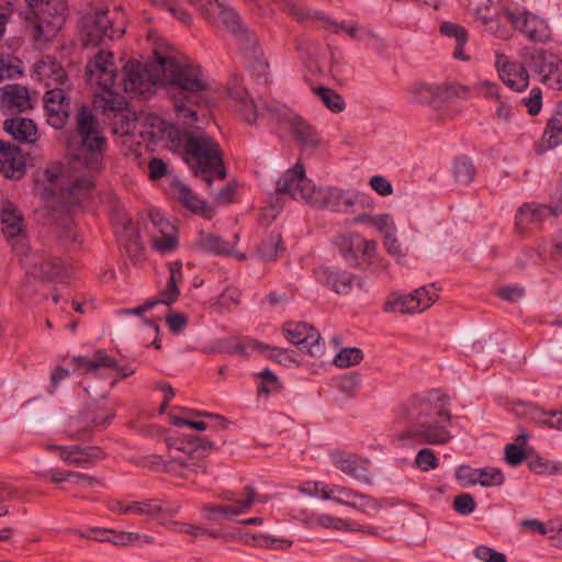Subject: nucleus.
<instances>
[{"label":"nucleus","instance_id":"f257e3e1","mask_svg":"<svg viewBox=\"0 0 562 562\" xmlns=\"http://www.w3.org/2000/svg\"><path fill=\"white\" fill-rule=\"evenodd\" d=\"M77 153L67 166L54 164L37 173L34 193L45 201L76 204L92 190L94 176L103 168L108 139L92 111L80 108L76 115Z\"/></svg>","mask_w":562,"mask_h":562},{"label":"nucleus","instance_id":"f03ea898","mask_svg":"<svg viewBox=\"0 0 562 562\" xmlns=\"http://www.w3.org/2000/svg\"><path fill=\"white\" fill-rule=\"evenodd\" d=\"M153 59L146 63L127 61L122 68V87L132 95H149L159 85L170 83L173 93L175 111L183 120L195 121L193 105L204 100L207 89L205 76L196 65L180 60L170 45L156 34H149Z\"/></svg>","mask_w":562,"mask_h":562},{"label":"nucleus","instance_id":"7ed1b4c3","mask_svg":"<svg viewBox=\"0 0 562 562\" xmlns=\"http://www.w3.org/2000/svg\"><path fill=\"white\" fill-rule=\"evenodd\" d=\"M147 133L161 146L183 154L186 162L207 184L224 179L218 145L200 130L181 132L165 119L154 116L148 121Z\"/></svg>","mask_w":562,"mask_h":562},{"label":"nucleus","instance_id":"20e7f679","mask_svg":"<svg viewBox=\"0 0 562 562\" xmlns=\"http://www.w3.org/2000/svg\"><path fill=\"white\" fill-rule=\"evenodd\" d=\"M407 417L411 427L395 435L401 445L415 441L420 445L442 446L453 438L449 430L450 400L438 390L413 396L407 405Z\"/></svg>","mask_w":562,"mask_h":562},{"label":"nucleus","instance_id":"39448f33","mask_svg":"<svg viewBox=\"0 0 562 562\" xmlns=\"http://www.w3.org/2000/svg\"><path fill=\"white\" fill-rule=\"evenodd\" d=\"M125 32L123 8L108 5L91 8L81 21V41L83 46H98L106 40L120 38Z\"/></svg>","mask_w":562,"mask_h":562},{"label":"nucleus","instance_id":"423d86ee","mask_svg":"<svg viewBox=\"0 0 562 562\" xmlns=\"http://www.w3.org/2000/svg\"><path fill=\"white\" fill-rule=\"evenodd\" d=\"M30 5L27 21L34 41L42 45L52 41L65 23L66 5L63 0H26Z\"/></svg>","mask_w":562,"mask_h":562},{"label":"nucleus","instance_id":"0eeeda50","mask_svg":"<svg viewBox=\"0 0 562 562\" xmlns=\"http://www.w3.org/2000/svg\"><path fill=\"white\" fill-rule=\"evenodd\" d=\"M469 94V87L457 82L415 80L404 89V99L412 105H432L435 102L468 99Z\"/></svg>","mask_w":562,"mask_h":562},{"label":"nucleus","instance_id":"6e6552de","mask_svg":"<svg viewBox=\"0 0 562 562\" xmlns=\"http://www.w3.org/2000/svg\"><path fill=\"white\" fill-rule=\"evenodd\" d=\"M438 297V290L434 284L417 288L406 294L393 292L385 299L383 311L404 315L419 314L431 307Z\"/></svg>","mask_w":562,"mask_h":562},{"label":"nucleus","instance_id":"1a4fd4ad","mask_svg":"<svg viewBox=\"0 0 562 562\" xmlns=\"http://www.w3.org/2000/svg\"><path fill=\"white\" fill-rule=\"evenodd\" d=\"M369 198L359 191L318 184L311 206L336 213H348L353 206L363 204Z\"/></svg>","mask_w":562,"mask_h":562},{"label":"nucleus","instance_id":"9d476101","mask_svg":"<svg viewBox=\"0 0 562 562\" xmlns=\"http://www.w3.org/2000/svg\"><path fill=\"white\" fill-rule=\"evenodd\" d=\"M21 256V265L29 277L40 280H53L64 276L65 267L61 260L45 252H29L26 245L14 246Z\"/></svg>","mask_w":562,"mask_h":562},{"label":"nucleus","instance_id":"9b49d317","mask_svg":"<svg viewBox=\"0 0 562 562\" xmlns=\"http://www.w3.org/2000/svg\"><path fill=\"white\" fill-rule=\"evenodd\" d=\"M317 186L306 177L303 166L296 164L280 177L277 182V190L311 206Z\"/></svg>","mask_w":562,"mask_h":562},{"label":"nucleus","instance_id":"f8f14e48","mask_svg":"<svg viewBox=\"0 0 562 562\" xmlns=\"http://www.w3.org/2000/svg\"><path fill=\"white\" fill-rule=\"evenodd\" d=\"M337 246L346 260L357 266H373L376 262V243L357 233L342 234Z\"/></svg>","mask_w":562,"mask_h":562},{"label":"nucleus","instance_id":"ddd939ff","mask_svg":"<svg viewBox=\"0 0 562 562\" xmlns=\"http://www.w3.org/2000/svg\"><path fill=\"white\" fill-rule=\"evenodd\" d=\"M201 14L217 26L225 27L234 34H241L246 30L241 18L231 7L220 3L217 0H189Z\"/></svg>","mask_w":562,"mask_h":562},{"label":"nucleus","instance_id":"4468645a","mask_svg":"<svg viewBox=\"0 0 562 562\" xmlns=\"http://www.w3.org/2000/svg\"><path fill=\"white\" fill-rule=\"evenodd\" d=\"M270 112L273 121L288 126L303 146L308 148L319 146L321 140L315 130L291 109L283 104H274Z\"/></svg>","mask_w":562,"mask_h":562},{"label":"nucleus","instance_id":"2eb2a0df","mask_svg":"<svg viewBox=\"0 0 562 562\" xmlns=\"http://www.w3.org/2000/svg\"><path fill=\"white\" fill-rule=\"evenodd\" d=\"M297 519L308 529H324L333 532H364L357 522L324 512L304 509Z\"/></svg>","mask_w":562,"mask_h":562},{"label":"nucleus","instance_id":"dca6fc26","mask_svg":"<svg viewBox=\"0 0 562 562\" xmlns=\"http://www.w3.org/2000/svg\"><path fill=\"white\" fill-rule=\"evenodd\" d=\"M115 76L116 67L111 52H98L86 65L85 77L91 86L113 87Z\"/></svg>","mask_w":562,"mask_h":562},{"label":"nucleus","instance_id":"f3484780","mask_svg":"<svg viewBox=\"0 0 562 562\" xmlns=\"http://www.w3.org/2000/svg\"><path fill=\"white\" fill-rule=\"evenodd\" d=\"M286 339L311 357H321L324 346L319 341L318 333L305 323H286L283 327Z\"/></svg>","mask_w":562,"mask_h":562},{"label":"nucleus","instance_id":"a211bd4d","mask_svg":"<svg viewBox=\"0 0 562 562\" xmlns=\"http://www.w3.org/2000/svg\"><path fill=\"white\" fill-rule=\"evenodd\" d=\"M503 14L515 30L521 32L531 41L543 42L550 36L548 23L536 14L528 11L513 12L508 9H504Z\"/></svg>","mask_w":562,"mask_h":562},{"label":"nucleus","instance_id":"6ab92c4d","mask_svg":"<svg viewBox=\"0 0 562 562\" xmlns=\"http://www.w3.org/2000/svg\"><path fill=\"white\" fill-rule=\"evenodd\" d=\"M324 501H331L337 504L346 505L366 514L374 513L380 508L376 501L359 494L347 486L338 484H327Z\"/></svg>","mask_w":562,"mask_h":562},{"label":"nucleus","instance_id":"aec40b11","mask_svg":"<svg viewBox=\"0 0 562 562\" xmlns=\"http://www.w3.org/2000/svg\"><path fill=\"white\" fill-rule=\"evenodd\" d=\"M71 363L75 366V370L80 373L97 375L103 369H113L122 378H127L134 373V370L121 367L114 358L101 349L94 351L91 357H76L71 360Z\"/></svg>","mask_w":562,"mask_h":562},{"label":"nucleus","instance_id":"412c9836","mask_svg":"<svg viewBox=\"0 0 562 562\" xmlns=\"http://www.w3.org/2000/svg\"><path fill=\"white\" fill-rule=\"evenodd\" d=\"M229 95L235 102V106L238 109L244 120L250 124L257 123L260 119H263L266 112L270 119L273 120L270 109H272L274 104H280L279 102L272 101L270 103L259 105L257 101L249 95L248 91L240 86L232 88Z\"/></svg>","mask_w":562,"mask_h":562},{"label":"nucleus","instance_id":"4be33fe9","mask_svg":"<svg viewBox=\"0 0 562 562\" xmlns=\"http://www.w3.org/2000/svg\"><path fill=\"white\" fill-rule=\"evenodd\" d=\"M0 220L2 224V232L7 238L14 239L16 241L12 245H18L19 249L21 245H25L23 241L25 226L23 215L18 205L9 198H3L0 203Z\"/></svg>","mask_w":562,"mask_h":562},{"label":"nucleus","instance_id":"5701e85b","mask_svg":"<svg viewBox=\"0 0 562 562\" xmlns=\"http://www.w3.org/2000/svg\"><path fill=\"white\" fill-rule=\"evenodd\" d=\"M44 108L47 123L55 128H61L70 112L69 99L64 88H52L45 93Z\"/></svg>","mask_w":562,"mask_h":562},{"label":"nucleus","instance_id":"b1692460","mask_svg":"<svg viewBox=\"0 0 562 562\" xmlns=\"http://www.w3.org/2000/svg\"><path fill=\"white\" fill-rule=\"evenodd\" d=\"M33 99L29 89L21 85H7L0 88V112L13 114L33 108Z\"/></svg>","mask_w":562,"mask_h":562},{"label":"nucleus","instance_id":"393cba45","mask_svg":"<svg viewBox=\"0 0 562 562\" xmlns=\"http://www.w3.org/2000/svg\"><path fill=\"white\" fill-rule=\"evenodd\" d=\"M495 67L498 71L501 80L510 89L521 91L528 87V71L519 64L509 60V58L501 53H495Z\"/></svg>","mask_w":562,"mask_h":562},{"label":"nucleus","instance_id":"a878e982","mask_svg":"<svg viewBox=\"0 0 562 562\" xmlns=\"http://www.w3.org/2000/svg\"><path fill=\"white\" fill-rule=\"evenodd\" d=\"M170 270V278L166 285V289L160 293L159 299L157 300H149L145 302L144 304L131 308V310H124L122 313L130 315H137L140 316L145 314L146 312L150 311L155 305L162 303V304H171L173 303L178 295H179V289H178V281L181 279V265L179 262H172L169 266Z\"/></svg>","mask_w":562,"mask_h":562},{"label":"nucleus","instance_id":"bb28decb","mask_svg":"<svg viewBox=\"0 0 562 562\" xmlns=\"http://www.w3.org/2000/svg\"><path fill=\"white\" fill-rule=\"evenodd\" d=\"M169 192L173 199L179 201L184 207L202 215L205 218H212L214 211L207 203L201 200L184 182L173 178L170 181Z\"/></svg>","mask_w":562,"mask_h":562},{"label":"nucleus","instance_id":"cd10ccee","mask_svg":"<svg viewBox=\"0 0 562 562\" xmlns=\"http://www.w3.org/2000/svg\"><path fill=\"white\" fill-rule=\"evenodd\" d=\"M550 214L548 205L526 203L521 205L515 216V227L519 235H527L533 227L540 225Z\"/></svg>","mask_w":562,"mask_h":562},{"label":"nucleus","instance_id":"c85d7f7f","mask_svg":"<svg viewBox=\"0 0 562 562\" xmlns=\"http://www.w3.org/2000/svg\"><path fill=\"white\" fill-rule=\"evenodd\" d=\"M34 78L47 87L64 88L68 83L65 69L52 57L46 56L34 66Z\"/></svg>","mask_w":562,"mask_h":562},{"label":"nucleus","instance_id":"c756f323","mask_svg":"<svg viewBox=\"0 0 562 562\" xmlns=\"http://www.w3.org/2000/svg\"><path fill=\"white\" fill-rule=\"evenodd\" d=\"M25 169V157L22 150L13 145L0 142V170L4 177L19 179Z\"/></svg>","mask_w":562,"mask_h":562},{"label":"nucleus","instance_id":"7c9ffc66","mask_svg":"<svg viewBox=\"0 0 562 562\" xmlns=\"http://www.w3.org/2000/svg\"><path fill=\"white\" fill-rule=\"evenodd\" d=\"M562 144V102L558 103L547 122L542 137L536 147L538 154H543Z\"/></svg>","mask_w":562,"mask_h":562},{"label":"nucleus","instance_id":"2f4dec72","mask_svg":"<svg viewBox=\"0 0 562 562\" xmlns=\"http://www.w3.org/2000/svg\"><path fill=\"white\" fill-rule=\"evenodd\" d=\"M537 72L540 80L553 90L562 89V61L553 55L539 57Z\"/></svg>","mask_w":562,"mask_h":562},{"label":"nucleus","instance_id":"473e14b6","mask_svg":"<svg viewBox=\"0 0 562 562\" xmlns=\"http://www.w3.org/2000/svg\"><path fill=\"white\" fill-rule=\"evenodd\" d=\"M334 465L342 473L363 482H369L368 462L351 453L341 452L334 457Z\"/></svg>","mask_w":562,"mask_h":562},{"label":"nucleus","instance_id":"72a5a7b5","mask_svg":"<svg viewBox=\"0 0 562 562\" xmlns=\"http://www.w3.org/2000/svg\"><path fill=\"white\" fill-rule=\"evenodd\" d=\"M317 279L338 294H348L356 284V280L350 273L330 268H321L317 271Z\"/></svg>","mask_w":562,"mask_h":562},{"label":"nucleus","instance_id":"f704fd0d","mask_svg":"<svg viewBox=\"0 0 562 562\" xmlns=\"http://www.w3.org/2000/svg\"><path fill=\"white\" fill-rule=\"evenodd\" d=\"M113 87H99L100 92L94 95V106L103 114L114 116L126 109V100L123 95L112 90Z\"/></svg>","mask_w":562,"mask_h":562},{"label":"nucleus","instance_id":"c9c22d12","mask_svg":"<svg viewBox=\"0 0 562 562\" xmlns=\"http://www.w3.org/2000/svg\"><path fill=\"white\" fill-rule=\"evenodd\" d=\"M3 128L19 142L35 143L38 139L37 126L30 119L16 117L5 120Z\"/></svg>","mask_w":562,"mask_h":562},{"label":"nucleus","instance_id":"e433bc0d","mask_svg":"<svg viewBox=\"0 0 562 562\" xmlns=\"http://www.w3.org/2000/svg\"><path fill=\"white\" fill-rule=\"evenodd\" d=\"M155 115H150V116L146 117L143 128H138V123L134 119L133 114L131 112H127L124 110L121 113L115 115V121L113 123V131L115 134L125 135V136H134L136 133H138L142 136H147L149 139L153 140V143L161 145V142L155 140L147 133L148 121H149V119H151Z\"/></svg>","mask_w":562,"mask_h":562},{"label":"nucleus","instance_id":"4c0bfd02","mask_svg":"<svg viewBox=\"0 0 562 562\" xmlns=\"http://www.w3.org/2000/svg\"><path fill=\"white\" fill-rule=\"evenodd\" d=\"M198 246L209 252H213L215 255H225V256H235L239 260H243L245 257L243 254L234 251V244L228 241H224L218 236L211 234H202L199 237Z\"/></svg>","mask_w":562,"mask_h":562},{"label":"nucleus","instance_id":"58836bf2","mask_svg":"<svg viewBox=\"0 0 562 562\" xmlns=\"http://www.w3.org/2000/svg\"><path fill=\"white\" fill-rule=\"evenodd\" d=\"M239 541L247 546H252L257 548H267V549H276V550H288L292 547V541L289 539H278L273 538L269 535L262 533H247L239 536Z\"/></svg>","mask_w":562,"mask_h":562},{"label":"nucleus","instance_id":"ea45409f","mask_svg":"<svg viewBox=\"0 0 562 562\" xmlns=\"http://www.w3.org/2000/svg\"><path fill=\"white\" fill-rule=\"evenodd\" d=\"M548 259H550L549 245L546 241H539L526 247L516 261L519 267L525 268L528 265L544 263Z\"/></svg>","mask_w":562,"mask_h":562},{"label":"nucleus","instance_id":"a19ab883","mask_svg":"<svg viewBox=\"0 0 562 562\" xmlns=\"http://www.w3.org/2000/svg\"><path fill=\"white\" fill-rule=\"evenodd\" d=\"M476 170L472 160L468 157H460L454 160L452 176L454 182L460 187L469 186L475 178Z\"/></svg>","mask_w":562,"mask_h":562},{"label":"nucleus","instance_id":"79ce46f5","mask_svg":"<svg viewBox=\"0 0 562 562\" xmlns=\"http://www.w3.org/2000/svg\"><path fill=\"white\" fill-rule=\"evenodd\" d=\"M315 18L318 20H324L326 25L333 32L338 33L340 31H345L351 38L357 40V41H361L366 36H373L372 32L363 30L356 24H351V23H347V22L337 23L335 21H331L329 18H325L319 12H315Z\"/></svg>","mask_w":562,"mask_h":562},{"label":"nucleus","instance_id":"37998d69","mask_svg":"<svg viewBox=\"0 0 562 562\" xmlns=\"http://www.w3.org/2000/svg\"><path fill=\"white\" fill-rule=\"evenodd\" d=\"M175 225H165V236H150L151 248L159 254H168L176 249L178 240Z\"/></svg>","mask_w":562,"mask_h":562},{"label":"nucleus","instance_id":"c03bdc74","mask_svg":"<svg viewBox=\"0 0 562 562\" xmlns=\"http://www.w3.org/2000/svg\"><path fill=\"white\" fill-rule=\"evenodd\" d=\"M491 5L492 1L487 0L486 3L479 7L475 13L477 19H480L484 23L488 32H491L498 38L508 40L510 37V32L493 22V19L490 15Z\"/></svg>","mask_w":562,"mask_h":562},{"label":"nucleus","instance_id":"a18cd8bd","mask_svg":"<svg viewBox=\"0 0 562 562\" xmlns=\"http://www.w3.org/2000/svg\"><path fill=\"white\" fill-rule=\"evenodd\" d=\"M505 482L504 473L493 467L480 468L477 484L483 487H495L501 486Z\"/></svg>","mask_w":562,"mask_h":562},{"label":"nucleus","instance_id":"49530a36","mask_svg":"<svg viewBox=\"0 0 562 562\" xmlns=\"http://www.w3.org/2000/svg\"><path fill=\"white\" fill-rule=\"evenodd\" d=\"M22 74V63L11 55L0 56V81L13 79Z\"/></svg>","mask_w":562,"mask_h":562},{"label":"nucleus","instance_id":"de8ad7c7","mask_svg":"<svg viewBox=\"0 0 562 562\" xmlns=\"http://www.w3.org/2000/svg\"><path fill=\"white\" fill-rule=\"evenodd\" d=\"M258 382V392L261 394H274L278 393L282 385L279 379L274 373L270 370H262L257 374Z\"/></svg>","mask_w":562,"mask_h":562},{"label":"nucleus","instance_id":"09e8293b","mask_svg":"<svg viewBox=\"0 0 562 562\" xmlns=\"http://www.w3.org/2000/svg\"><path fill=\"white\" fill-rule=\"evenodd\" d=\"M201 515L207 520H216L221 517L234 519L236 512L227 507V504H204L201 507Z\"/></svg>","mask_w":562,"mask_h":562},{"label":"nucleus","instance_id":"8fccbe9b","mask_svg":"<svg viewBox=\"0 0 562 562\" xmlns=\"http://www.w3.org/2000/svg\"><path fill=\"white\" fill-rule=\"evenodd\" d=\"M529 468L537 474L557 475L562 474V463L547 460L540 457L529 462Z\"/></svg>","mask_w":562,"mask_h":562},{"label":"nucleus","instance_id":"3c124183","mask_svg":"<svg viewBox=\"0 0 562 562\" xmlns=\"http://www.w3.org/2000/svg\"><path fill=\"white\" fill-rule=\"evenodd\" d=\"M245 58L250 69L258 76L266 75L268 70V63L258 47H251L245 53Z\"/></svg>","mask_w":562,"mask_h":562},{"label":"nucleus","instance_id":"603ef678","mask_svg":"<svg viewBox=\"0 0 562 562\" xmlns=\"http://www.w3.org/2000/svg\"><path fill=\"white\" fill-rule=\"evenodd\" d=\"M363 353L359 348H345L336 355L334 363L338 368H349L360 363Z\"/></svg>","mask_w":562,"mask_h":562},{"label":"nucleus","instance_id":"864d4df0","mask_svg":"<svg viewBox=\"0 0 562 562\" xmlns=\"http://www.w3.org/2000/svg\"><path fill=\"white\" fill-rule=\"evenodd\" d=\"M315 92L330 111L341 112L344 110L345 103L341 97L334 90L321 87L317 88Z\"/></svg>","mask_w":562,"mask_h":562},{"label":"nucleus","instance_id":"5fc2aeb1","mask_svg":"<svg viewBox=\"0 0 562 562\" xmlns=\"http://www.w3.org/2000/svg\"><path fill=\"white\" fill-rule=\"evenodd\" d=\"M161 514V502L145 499L133 502V515H144L149 518H157Z\"/></svg>","mask_w":562,"mask_h":562},{"label":"nucleus","instance_id":"6e6d98bb","mask_svg":"<svg viewBox=\"0 0 562 562\" xmlns=\"http://www.w3.org/2000/svg\"><path fill=\"white\" fill-rule=\"evenodd\" d=\"M473 89L476 91L477 95L484 99H493L497 100L501 98L499 95V86L492 80L479 78L473 83Z\"/></svg>","mask_w":562,"mask_h":562},{"label":"nucleus","instance_id":"4d7b16f0","mask_svg":"<svg viewBox=\"0 0 562 562\" xmlns=\"http://www.w3.org/2000/svg\"><path fill=\"white\" fill-rule=\"evenodd\" d=\"M415 465L422 471L435 470L439 467V460L434 451L429 448H423L415 458Z\"/></svg>","mask_w":562,"mask_h":562},{"label":"nucleus","instance_id":"13d9d810","mask_svg":"<svg viewBox=\"0 0 562 562\" xmlns=\"http://www.w3.org/2000/svg\"><path fill=\"white\" fill-rule=\"evenodd\" d=\"M257 495L251 487H247L245 495L227 504V507L236 512V516L247 513L256 502Z\"/></svg>","mask_w":562,"mask_h":562},{"label":"nucleus","instance_id":"bf43d9fd","mask_svg":"<svg viewBox=\"0 0 562 562\" xmlns=\"http://www.w3.org/2000/svg\"><path fill=\"white\" fill-rule=\"evenodd\" d=\"M495 102L496 104L493 112V117L502 124H509L515 117L513 105L502 97Z\"/></svg>","mask_w":562,"mask_h":562},{"label":"nucleus","instance_id":"052dcab7","mask_svg":"<svg viewBox=\"0 0 562 562\" xmlns=\"http://www.w3.org/2000/svg\"><path fill=\"white\" fill-rule=\"evenodd\" d=\"M440 32L447 37L454 38L457 44H467L468 42V31L459 24L443 22L440 25Z\"/></svg>","mask_w":562,"mask_h":562},{"label":"nucleus","instance_id":"680f3d73","mask_svg":"<svg viewBox=\"0 0 562 562\" xmlns=\"http://www.w3.org/2000/svg\"><path fill=\"white\" fill-rule=\"evenodd\" d=\"M195 462L190 456L173 457L170 464L169 471L179 475L186 476V472L195 470Z\"/></svg>","mask_w":562,"mask_h":562},{"label":"nucleus","instance_id":"e2e57ef3","mask_svg":"<svg viewBox=\"0 0 562 562\" xmlns=\"http://www.w3.org/2000/svg\"><path fill=\"white\" fill-rule=\"evenodd\" d=\"M368 183L369 187L381 196H390L394 192L392 182L384 176H372Z\"/></svg>","mask_w":562,"mask_h":562},{"label":"nucleus","instance_id":"0e129e2a","mask_svg":"<svg viewBox=\"0 0 562 562\" xmlns=\"http://www.w3.org/2000/svg\"><path fill=\"white\" fill-rule=\"evenodd\" d=\"M456 477L463 487L476 485L479 469H474L469 465H460L456 471Z\"/></svg>","mask_w":562,"mask_h":562},{"label":"nucleus","instance_id":"69168bd1","mask_svg":"<svg viewBox=\"0 0 562 562\" xmlns=\"http://www.w3.org/2000/svg\"><path fill=\"white\" fill-rule=\"evenodd\" d=\"M372 228H375L383 236L390 233H396L395 222L389 213L374 214Z\"/></svg>","mask_w":562,"mask_h":562},{"label":"nucleus","instance_id":"338daca9","mask_svg":"<svg viewBox=\"0 0 562 562\" xmlns=\"http://www.w3.org/2000/svg\"><path fill=\"white\" fill-rule=\"evenodd\" d=\"M452 507L460 515H469L474 512L476 503L471 494L463 493L454 498Z\"/></svg>","mask_w":562,"mask_h":562},{"label":"nucleus","instance_id":"774afa93","mask_svg":"<svg viewBox=\"0 0 562 562\" xmlns=\"http://www.w3.org/2000/svg\"><path fill=\"white\" fill-rule=\"evenodd\" d=\"M474 554L482 562H507L504 553L497 552L486 546H479Z\"/></svg>","mask_w":562,"mask_h":562}]
</instances>
